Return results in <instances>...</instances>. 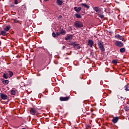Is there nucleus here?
<instances>
[{"instance_id": "nucleus-1", "label": "nucleus", "mask_w": 129, "mask_h": 129, "mask_svg": "<svg viewBox=\"0 0 129 129\" xmlns=\"http://www.w3.org/2000/svg\"><path fill=\"white\" fill-rule=\"evenodd\" d=\"M75 26L76 28H83V23L80 21H77L74 23Z\"/></svg>"}, {"instance_id": "nucleus-2", "label": "nucleus", "mask_w": 129, "mask_h": 129, "mask_svg": "<svg viewBox=\"0 0 129 129\" xmlns=\"http://www.w3.org/2000/svg\"><path fill=\"white\" fill-rule=\"evenodd\" d=\"M98 46L102 52L105 51V48H104V44H103V42L99 41L98 42Z\"/></svg>"}, {"instance_id": "nucleus-3", "label": "nucleus", "mask_w": 129, "mask_h": 129, "mask_svg": "<svg viewBox=\"0 0 129 129\" xmlns=\"http://www.w3.org/2000/svg\"><path fill=\"white\" fill-rule=\"evenodd\" d=\"M114 45H115V46H116L117 47H123L124 44L122 42L120 41L116 40L114 43Z\"/></svg>"}, {"instance_id": "nucleus-4", "label": "nucleus", "mask_w": 129, "mask_h": 129, "mask_svg": "<svg viewBox=\"0 0 129 129\" xmlns=\"http://www.w3.org/2000/svg\"><path fill=\"white\" fill-rule=\"evenodd\" d=\"M30 114H32V115H36L37 112L35 108H31L30 110Z\"/></svg>"}, {"instance_id": "nucleus-5", "label": "nucleus", "mask_w": 129, "mask_h": 129, "mask_svg": "<svg viewBox=\"0 0 129 129\" xmlns=\"http://www.w3.org/2000/svg\"><path fill=\"white\" fill-rule=\"evenodd\" d=\"M70 99V96H67V97H60L59 100L60 101H68Z\"/></svg>"}, {"instance_id": "nucleus-6", "label": "nucleus", "mask_w": 129, "mask_h": 129, "mask_svg": "<svg viewBox=\"0 0 129 129\" xmlns=\"http://www.w3.org/2000/svg\"><path fill=\"white\" fill-rule=\"evenodd\" d=\"M119 119V117L113 116V119H112V121L113 122V123H116L118 121Z\"/></svg>"}, {"instance_id": "nucleus-7", "label": "nucleus", "mask_w": 129, "mask_h": 129, "mask_svg": "<svg viewBox=\"0 0 129 129\" xmlns=\"http://www.w3.org/2000/svg\"><path fill=\"white\" fill-rule=\"evenodd\" d=\"M0 96L2 98V99H3L4 100H6L7 98H8V95L4 94V93H1Z\"/></svg>"}, {"instance_id": "nucleus-8", "label": "nucleus", "mask_w": 129, "mask_h": 129, "mask_svg": "<svg viewBox=\"0 0 129 129\" xmlns=\"http://www.w3.org/2000/svg\"><path fill=\"white\" fill-rule=\"evenodd\" d=\"M74 49H75V50H78L79 49H80V48H81V46L80 44L76 43V42L74 45Z\"/></svg>"}, {"instance_id": "nucleus-9", "label": "nucleus", "mask_w": 129, "mask_h": 129, "mask_svg": "<svg viewBox=\"0 0 129 129\" xmlns=\"http://www.w3.org/2000/svg\"><path fill=\"white\" fill-rule=\"evenodd\" d=\"M94 44V42H93V41L89 39L88 40V45L89 46H90V47H91L92 48V46H93V44Z\"/></svg>"}, {"instance_id": "nucleus-10", "label": "nucleus", "mask_w": 129, "mask_h": 129, "mask_svg": "<svg viewBox=\"0 0 129 129\" xmlns=\"http://www.w3.org/2000/svg\"><path fill=\"white\" fill-rule=\"evenodd\" d=\"M1 80L3 84H5V85L9 84V80H5V79H2Z\"/></svg>"}, {"instance_id": "nucleus-11", "label": "nucleus", "mask_w": 129, "mask_h": 129, "mask_svg": "<svg viewBox=\"0 0 129 129\" xmlns=\"http://www.w3.org/2000/svg\"><path fill=\"white\" fill-rule=\"evenodd\" d=\"M81 7H84V8H86V9H87V10H89V8H90V7L89 6H88L87 4H86L85 3V4L84 3L81 4Z\"/></svg>"}, {"instance_id": "nucleus-12", "label": "nucleus", "mask_w": 129, "mask_h": 129, "mask_svg": "<svg viewBox=\"0 0 129 129\" xmlns=\"http://www.w3.org/2000/svg\"><path fill=\"white\" fill-rule=\"evenodd\" d=\"M74 10L75 11V12H77V13H79V12H80V11H81V10H82V8L80 7L77 8V7H74Z\"/></svg>"}, {"instance_id": "nucleus-13", "label": "nucleus", "mask_w": 129, "mask_h": 129, "mask_svg": "<svg viewBox=\"0 0 129 129\" xmlns=\"http://www.w3.org/2000/svg\"><path fill=\"white\" fill-rule=\"evenodd\" d=\"M59 33L60 35H66V31L61 28H60V30Z\"/></svg>"}, {"instance_id": "nucleus-14", "label": "nucleus", "mask_w": 129, "mask_h": 129, "mask_svg": "<svg viewBox=\"0 0 129 129\" xmlns=\"http://www.w3.org/2000/svg\"><path fill=\"white\" fill-rule=\"evenodd\" d=\"M115 38H116V39H118V40H122V39H123V37L120 36L119 34L115 35Z\"/></svg>"}, {"instance_id": "nucleus-15", "label": "nucleus", "mask_w": 129, "mask_h": 129, "mask_svg": "<svg viewBox=\"0 0 129 129\" xmlns=\"http://www.w3.org/2000/svg\"><path fill=\"white\" fill-rule=\"evenodd\" d=\"M0 35L1 36H3V37H5V36H7V31H6L5 30L1 31Z\"/></svg>"}, {"instance_id": "nucleus-16", "label": "nucleus", "mask_w": 129, "mask_h": 129, "mask_svg": "<svg viewBox=\"0 0 129 129\" xmlns=\"http://www.w3.org/2000/svg\"><path fill=\"white\" fill-rule=\"evenodd\" d=\"M56 4L57 6H62L63 4V1L62 0H57Z\"/></svg>"}, {"instance_id": "nucleus-17", "label": "nucleus", "mask_w": 129, "mask_h": 129, "mask_svg": "<svg viewBox=\"0 0 129 129\" xmlns=\"http://www.w3.org/2000/svg\"><path fill=\"white\" fill-rule=\"evenodd\" d=\"M11 26L10 25H9L8 26H6L5 28H4V31H5L6 32H9V31H10V30H11Z\"/></svg>"}, {"instance_id": "nucleus-18", "label": "nucleus", "mask_w": 129, "mask_h": 129, "mask_svg": "<svg viewBox=\"0 0 129 129\" xmlns=\"http://www.w3.org/2000/svg\"><path fill=\"white\" fill-rule=\"evenodd\" d=\"M72 38V35L68 34L67 36V37L65 38V40L66 41H68V40H70Z\"/></svg>"}, {"instance_id": "nucleus-19", "label": "nucleus", "mask_w": 129, "mask_h": 129, "mask_svg": "<svg viewBox=\"0 0 129 129\" xmlns=\"http://www.w3.org/2000/svg\"><path fill=\"white\" fill-rule=\"evenodd\" d=\"M3 77L4 78H5V79H8V78H10V77H9V74L8 73H5L3 75Z\"/></svg>"}, {"instance_id": "nucleus-20", "label": "nucleus", "mask_w": 129, "mask_h": 129, "mask_svg": "<svg viewBox=\"0 0 129 129\" xmlns=\"http://www.w3.org/2000/svg\"><path fill=\"white\" fill-rule=\"evenodd\" d=\"M92 8L93 10H94V11H95L96 13H98V12H99V7H92Z\"/></svg>"}, {"instance_id": "nucleus-21", "label": "nucleus", "mask_w": 129, "mask_h": 129, "mask_svg": "<svg viewBox=\"0 0 129 129\" xmlns=\"http://www.w3.org/2000/svg\"><path fill=\"white\" fill-rule=\"evenodd\" d=\"M75 16L76 17V18H77V19H80L82 18L81 15L79 14H75Z\"/></svg>"}, {"instance_id": "nucleus-22", "label": "nucleus", "mask_w": 129, "mask_h": 129, "mask_svg": "<svg viewBox=\"0 0 129 129\" xmlns=\"http://www.w3.org/2000/svg\"><path fill=\"white\" fill-rule=\"evenodd\" d=\"M9 75V78H11V77H13V75H14V73L12 71H9L8 72Z\"/></svg>"}, {"instance_id": "nucleus-23", "label": "nucleus", "mask_w": 129, "mask_h": 129, "mask_svg": "<svg viewBox=\"0 0 129 129\" xmlns=\"http://www.w3.org/2000/svg\"><path fill=\"white\" fill-rule=\"evenodd\" d=\"M124 90H125V91H129V87H128V85H126L124 87Z\"/></svg>"}, {"instance_id": "nucleus-24", "label": "nucleus", "mask_w": 129, "mask_h": 129, "mask_svg": "<svg viewBox=\"0 0 129 129\" xmlns=\"http://www.w3.org/2000/svg\"><path fill=\"white\" fill-rule=\"evenodd\" d=\"M119 51L120 52V53H124V52H125V48H121L119 49Z\"/></svg>"}, {"instance_id": "nucleus-25", "label": "nucleus", "mask_w": 129, "mask_h": 129, "mask_svg": "<svg viewBox=\"0 0 129 129\" xmlns=\"http://www.w3.org/2000/svg\"><path fill=\"white\" fill-rule=\"evenodd\" d=\"M11 95H16V91L14 90H11Z\"/></svg>"}, {"instance_id": "nucleus-26", "label": "nucleus", "mask_w": 129, "mask_h": 129, "mask_svg": "<svg viewBox=\"0 0 129 129\" xmlns=\"http://www.w3.org/2000/svg\"><path fill=\"white\" fill-rule=\"evenodd\" d=\"M124 109L125 110V111H128V110H129V106H124Z\"/></svg>"}, {"instance_id": "nucleus-27", "label": "nucleus", "mask_w": 129, "mask_h": 129, "mask_svg": "<svg viewBox=\"0 0 129 129\" xmlns=\"http://www.w3.org/2000/svg\"><path fill=\"white\" fill-rule=\"evenodd\" d=\"M112 63L113 64H117V59H113L112 61Z\"/></svg>"}, {"instance_id": "nucleus-28", "label": "nucleus", "mask_w": 129, "mask_h": 129, "mask_svg": "<svg viewBox=\"0 0 129 129\" xmlns=\"http://www.w3.org/2000/svg\"><path fill=\"white\" fill-rule=\"evenodd\" d=\"M13 21H14V23H15L16 24H17V23H19V20H17V18L13 19Z\"/></svg>"}, {"instance_id": "nucleus-29", "label": "nucleus", "mask_w": 129, "mask_h": 129, "mask_svg": "<svg viewBox=\"0 0 129 129\" xmlns=\"http://www.w3.org/2000/svg\"><path fill=\"white\" fill-rule=\"evenodd\" d=\"M75 43L76 42H71L69 43V45H70L71 46H73V47H74V45H75Z\"/></svg>"}, {"instance_id": "nucleus-30", "label": "nucleus", "mask_w": 129, "mask_h": 129, "mask_svg": "<svg viewBox=\"0 0 129 129\" xmlns=\"http://www.w3.org/2000/svg\"><path fill=\"white\" fill-rule=\"evenodd\" d=\"M99 18H101V19H103L104 18V15H103L101 14H99Z\"/></svg>"}, {"instance_id": "nucleus-31", "label": "nucleus", "mask_w": 129, "mask_h": 129, "mask_svg": "<svg viewBox=\"0 0 129 129\" xmlns=\"http://www.w3.org/2000/svg\"><path fill=\"white\" fill-rule=\"evenodd\" d=\"M52 37H53V38H56V33L54 32H53L52 33Z\"/></svg>"}, {"instance_id": "nucleus-32", "label": "nucleus", "mask_w": 129, "mask_h": 129, "mask_svg": "<svg viewBox=\"0 0 129 129\" xmlns=\"http://www.w3.org/2000/svg\"><path fill=\"white\" fill-rule=\"evenodd\" d=\"M90 56H91V57L93 58V57H94V52H91L90 53Z\"/></svg>"}, {"instance_id": "nucleus-33", "label": "nucleus", "mask_w": 129, "mask_h": 129, "mask_svg": "<svg viewBox=\"0 0 129 129\" xmlns=\"http://www.w3.org/2000/svg\"><path fill=\"white\" fill-rule=\"evenodd\" d=\"M56 37H59V36H60V32H56Z\"/></svg>"}, {"instance_id": "nucleus-34", "label": "nucleus", "mask_w": 129, "mask_h": 129, "mask_svg": "<svg viewBox=\"0 0 129 129\" xmlns=\"http://www.w3.org/2000/svg\"><path fill=\"white\" fill-rule=\"evenodd\" d=\"M14 4H15V5H18V0H15Z\"/></svg>"}, {"instance_id": "nucleus-35", "label": "nucleus", "mask_w": 129, "mask_h": 129, "mask_svg": "<svg viewBox=\"0 0 129 129\" xmlns=\"http://www.w3.org/2000/svg\"><path fill=\"white\" fill-rule=\"evenodd\" d=\"M10 7H11L12 8H14V7H15V5H14L13 4H12L10 5Z\"/></svg>"}, {"instance_id": "nucleus-36", "label": "nucleus", "mask_w": 129, "mask_h": 129, "mask_svg": "<svg viewBox=\"0 0 129 129\" xmlns=\"http://www.w3.org/2000/svg\"><path fill=\"white\" fill-rule=\"evenodd\" d=\"M104 96H108V94L105 93L104 94Z\"/></svg>"}, {"instance_id": "nucleus-37", "label": "nucleus", "mask_w": 129, "mask_h": 129, "mask_svg": "<svg viewBox=\"0 0 129 129\" xmlns=\"http://www.w3.org/2000/svg\"><path fill=\"white\" fill-rule=\"evenodd\" d=\"M65 48H66V47H65V46H62V50H64L65 49Z\"/></svg>"}, {"instance_id": "nucleus-38", "label": "nucleus", "mask_w": 129, "mask_h": 129, "mask_svg": "<svg viewBox=\"0 0 129 129\" xmlns=\"http://www.w3.org/2000/svg\"><path fill=\"white\" fill-rule=\"evenodd\" d=\"M121 40L122 41V42H125V40L123 39H122Z\"/></svg>"}, {"instance_id": "nucleus-39", "label": "nucleus", "mask_w": 129, "mask_h": 129, "mask_svg": "<svg viewBox=\"0 0 129 129\" xmlns=\"http://www.w3.org/2000/svg\"><path fill=\"white\" fill-rule=\"evenodd\" d=\"M44 1V2H49V1H50V0H43Z\"/></svg>"}, {"instance_id": "nucleus-40", "label": "nucleus", "mask_w": 129, "mask_h": 129, "mask_svg": "<svg viewBox=\"0 0 129 129\" xmlns=\"http://www.w3.org/2000/svg\"><path fill=\"white\" fill-rule=\"evenodd\" d=\"M0 46H2V41L0 40Z\"/></svg>"}, {"instance_id": "nucleus-41", "label": "nucleus", "mask_w": 129, "mask_h": 129, "mask_svg": "<svg viewBox=\"0 0 129 129\" xmlns=\"http://www.w3.org/2000/svg\"><path fill=\"white\" fill-rule=\"evenodd\" d=\"M120 98H121V99H122V98H123V97H122L121 96V97H120Z\"/></svg>"}, {"instance_id": "nucleus-42", "label": "nucleus", "mask_w": 129, "mask_h": 129, "mask_svg": "<svg viewBox=\"0 0 129 129\" xmlns=\"http://www.w3.org/2000/svg\"><path fill=\"white\" fill-rule=\"evenodd\" d=\"M89 128L90 127V126H88V127Z\"/></svg>"}, {"instance_id": "nucleus-43", "label": "nucleus", "mask_w": 129, "mask_h": 129, "mask_svg": "<svg viewBox=\"0 0 129 129\" xmlns=\"http://www.w3.org/2000/svg\"><path fill=\"white\" fill-rule=\"evenodd\" d=\"M59 17H60V18H61V17H62V16H60Z\"/></svg>"}, {"instance_id": "nucleus-44", "label": "nucleus", "mask_w": 129, "mask_h": 129, "mask_svg": "<svg viewBox=\"0 0 129 129\" xmlns=\"http://www.w3.org/2000/svg\"><path fill=\"white\" fill-rule=\"evenodd\" d=\"M59 17H60V18H61V17H62V16H60Z\"/></svg>"}, {"instance_id": "nucleus-45", "label": "nucleus", "mask_w": 129, "mask_h": 129, "mask_svg": "<svg viewBox=\"0 0 129 129\" xmlns=\"http://www.w3.org/2000/svg\"><path fill=\"white\" fill-rule=\"evenodd\" d=\"M110 93H111V91H110Z\"/></svg>"}, {"instance_id": "nucleus-46", "label": "nucleus", "mask_w": 129, "mask_h": 129, "mask_svg": "<svg viewBox=\"0 0 129 129\" xmlns=\"http://www.w3.org/2000/svg\"><path fill=\"white\" fill-rule=\"evenodd\" d=\"M123 99H125V98H123Z\"/></svg>"}, {"instance_id": "nucleus-47", "label": "nucleus", "mask_w": 129, "mask_h": 129, "mask_svg": "<svg viewBox=\"0 0 129 129\" xmlns=\"http://www.w3.org/2000/svg\"><path fill=\"white\" fill-rule=\"evenodd\" d=\"M86 1H89V0H86Z\"/></svg>"}]
</instances>
